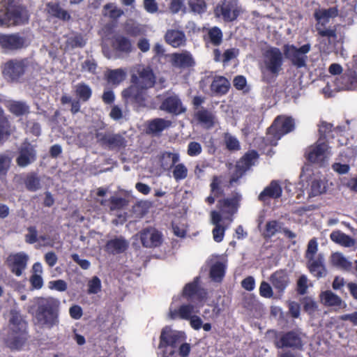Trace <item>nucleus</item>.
Here are the masks:
<instances>
[{"instance_id":"obj_22","label":"nucleus","mask_w":357,"mask_h":357,"mask_svg":"<svg viewBox=\"0 0 357 357\" xmlns=\"http://www.w3.org/2000/svg\"><path fill=\"white\" fill-rule=\"evenodd\" d=\"M307 266L310 272L317 278H324L327 275L323 254H319L316 258L307 260Z\"/></svg>"},{"instance_id":"obj_33","label":"nucleus","mask_w":357,"mask_h":357,"mask_svg":"<svg viewBox=\"0 0 357 357\" xmlns=\"http://www.w3.org/2000/svg\"><path fill=\"white\" fill-rule=\"evenodd\" d=\"M230 87L229 80L222 76H215L211 84V90L217 95H224Z\"/></svg>"},{"instance_id":"obj_63","label":"nucleus","mask_w":357,"mask_h":357,"mask_svg":"<svg viewBox=\"0 0 357 357\" xmlns=\"http://www.w3.org/2000/svg\"><path fill=\"white\" fill-rule=\"evenodd\" d=\"M49 287L59 291H65L67 289V283L63 280H54L49 282Z\"/></svg>"},{"instance_id":"obj_11","label":"nucleus","mask_w":357,"mask_h":357,"mask_svg":"<svg viewBox=\"0 0 357 357\" xmlns=\"http://www.w3.org/2000/svg\"><path fill=\"white\" fill-rule=\"evenodd\" d=\"M241 11L238 0H223L217 6L215 13L217 17H222L224 21L232 22Z\"/></svg>"},{"instance_id":"obj_62","label":"nucleus","mask_w":357,"mask_h":357,"mask_svg":"<svg viewBox=\"0 0 357 357\" xmlns=\"http://www.w3.org/2000/svg\"><path fill=\"white\" fill-rule=\"evenodd\" d=\"M259 292L261 296L265 298H271L273 294L271 287L266 282H262L261 283Z\"/></svg>"},{"instance_id":"obj_13","label":"nucleus","mask_w":357,"mask_h":357,"mask_svg":"<svg viewBox=\"0 0 357 357\" xmlns=\"http://www.w3.org/2000/svg\"><path fill=\"white\" fill-rule=\"evenodd\" d=\"M264 63L266 68L272 74L278 75L282 70L283 63L282 54L280 49L268 47L264 52Z\"/></svg>"},{"instance_id":"obj_8","label":"nucleus","mask_w":357,"mask_h":357,"mask_svg":"<svg viewBox=\"0 0 357 357\" xmlns=\"http://www.w3.org/2000/svg\"><path fill=\"white\" fill-rule=\"evenodd\" d=\"M97 142L109 150H120L126 146L127 141L123 136L112 132H96Z\"/></svg>"},{"instance_id":"obj_44","label":"nucleus","mask_w":357,"mask_h":357,"mask_svg":"<svg viewBox=\"0 0 357 357\" xmlns=\"http://www.w3.org/2000/svg\"><path fill=\"white\" fill-rule=\"evenodd\" d=\"M75 93L79 100L86 102L91 97L92 90L88 84L82 82L75 86Z\"/></svg>"},{"instance_id":"obj_55","label":"nucleus","mask_w":357,"mask_h":357,"mask_svg":"<svg viewBox=\"0 0 357 357\" xmlns=\"http://www.w3.org/2000/svg\"><path fill=\"white\" fill-rule=\"evenodd\" d=\"M318 250V243L316 238L311 239L307 244V250L305 252V258L307 260L316 258V254Z\"/></svg>"},{"instance_id":"obj_21","label":"nucleus","mask_w":357,"mask_h":357,"mask_svg":"<svg viewBox=\"0 0 357 357\" xmlns=\"http://www.w3.org/2000/svg\"><path fill=\"white\" fill-rule=\"evenodd\" d=\"M335 85L338 90H354L357 89V75L353 70H348L343 75L335 80Z\"/></svg>"},{"instance_id":"obj_51","label":"nucleus","mask_w":357,"mask_h":357,"mask_svg":"<svg viewBox=\"0 0 357 357\" xmlns=\"http://www.w3.org/2000/svg\"><path fill=\"white\" fill-rule=\"evenodd\" d=\"M199 278H195L192 282L185 284L183 290V295L188 298L195 296L197 290L199 288Z\"/></svg>"},{"instance_id":"obj_15","label":"nucleus","mask_w":357,"mask_h":357,"mask_svg":"<svg viewBox=\"0 0 357 357\" xmlns=\"http://www.w3.org/2000/svg\"><path fill=\"white\" fill-rule=\"evenodd\" d=\"M29 259V255L24 252L11 253L7 257L5 264L14 275L20 277L26 268Z\"/></svg>"},{"instance_id":"obj_32","label":"nucleus","mask_w":357,"mask_h":357,"mask_svg":"<svg viewBox=\"0 0 357 357\" xmlns=\"http://www.w3.org/2000/svg\"><path fill=\"white\" fill-rule=\"evenodd\" d=\"M282 192L281 186L273 181L259 194V199L265 201L267 198L277 199L282 195Z\"/></svg>"},{"instance_id":"obj_50","label":"nucleus","mask_w":357,"mask_h":357,"mask_svg":"<svg viewBox=\"0 0 357 357\" xmlns=\"http://www.w3.org/2000/svg\"><path fill=\"white\" fill-rule=\"evenodd\" d=\"M224 142L229 151H238L241 148L238 139L229 132L224 134Z\"/></svg>"},{"instance_id":"obj_29","label":"nucleus","mask_w":357,"mask_h":357,"mask_svg":"<svg viewBox=\"0 0 357 357\" xmlns=\"http://www.w3.org/2000/svg\"><path fill=\"white\" fill-rule=\"evenodd\" d=\"M195 312V306L191 304L182 305L178 310H170L169 317L171 319H185L189 320Z\"/></svg>"},{"instance_id":"obj_3","label":"nucleus","mask_w":357,"mask_h":357,"mask_svg":"<svg viewBox=\"0 0 357 357\" xmlns=\"http://www.w3.org/2000/svg\"><path fill=\"white\" fill-rule=\"evenodd\" d=\"M29 20L26 10L15 0L0 2V26L9 27L26 24Z\"/></svg>"},{"instance_id":"obj_23","label":"nucleus","mask_w":357,"mask_h":357,"mask_svg":"<svg viewBox=\"0 0 357 357\" xmlns=\"http://www.w3.org/2000/svg\"><path fill=\"white\" fill-rule=\"evenodd\" d=\"M241 195L235 193L231 198L224 199L218 202V207L223 213L233 215L238 210Z\"/></svg>"},{"instance_id":"obj_24","label":"nucleus","mask_w":357,"mask_h":357,"mask_svg":"<svg viewBox=\"0 0 357 357\" xmlns=\"http://www.w3.org/2000/svg\"><path fill=\"white\" fill-rule=\"evenodd\" d=\"M129 242L123 236H116L108 241L105 246L107 252L118 255L124 252L128 248Z\"/></svg>"},{"instance_id":"obj_53","label":"nucleus","mask_w":357,"mask_h":357,"mask_svg":"<svg viewBox=\"0 0 357 357\" xmlns=\"http://www.w3.org/2000/svg\"><path fill=\"white\" fill-rule=\"evenodd\" d=\"M66 43L71 48H81L85 46L86 42L81 34H76L69 37L66 41Z\"/></svg>"},{"instance_id":"obj_4","label":"nucleus","mask_w":357,"mask_h":357,"mask_svg":"<svg viewBox=\"0 0 357 357\" xmlns=\"http://www.w3.org/2000/svg\"><path fill=\"white\" fill-rule=\"evenodd\" d=\"M294 128V121L292 118L278 116L268 129L266 141L269 144L275 146L284 135L292 131Z\"/></svg>"},{"instance_id":"obj_64","label":"nucleus","mask_w":357,"mask_h":357,"mask_svg":"<svg viewBox=\"0 0 357 357\" xmlns=\"http://www.w3.org/2000/svg\"><path fill=\"white\" fill-rule=\"evenodd\" d=\"M202 152L201 145L196 142H190L188 147V154L190 156L199 155Z\"/></svg>"},{"instance_id":"obj_2","label":"nucleus","mask_w":357,"mask_h":357,"mask_svg":"<svg viewBox=\"0 0 357 357\" xmlns=\"http://www.w3.org/2000/svg\"><path fill=\"white\" fill-rule=\"evenodd\" d=\"M8 334L6 344L10 349H20L28 338L27 322L20 312L15 308L9 312Z\"/></svg>"},{"instance_id":"obj_20","label":"nucleus","mask_w":357,"mask_h":357,"mask_svg":"<svg viewBox=\"0 0 357 357\" xmlns=\"http://www.w3.org/2000/svg\"><path fill=\"white\" fill-rule=\"evenodd\" d=\"M183 341V334L180 332L172 331L170 328H165L160 335V343L159 347L170 346L176 348Z\"/></svg>"},{"instance_id":"obj_56","label":"nucleus","mask_w":357,"mask_h":357,"mask_svg":"<svg viewBox=\"0 0 357 357\" xmlns=\"http://www.w3.org/2000/svg\"><path fill=\"white\" fill-rule=\"evenodd\" d=\"M101 290V281L97 276H93L88 282V293L96 294Z\"/></svg>"},{"instance_id":"obj_16","label":"nucleus","mask_w":357,"mask_h":357,"mask_svg":"<svg viewBox=\"0 0 357 357\" xmlns=\"http://www.w3.org/2000/svg\"><path fill=\"white\" fill-rule=\"evenodd\" d=\"M159 108L162 111L176 116L181 114L186 111V108L183 105L181 100L174 93H167Z\"/></svg>"},{"instance_id":"obj_27","label":"nucleus","mask_w":357,"mask_h":357,"mask_svg":"<svg viewBox=\"0 0 357 357\" xmlns=\"http://www.w3.org/2000/svg\"><path fill=\"white\" fill-rule=\"evenodd\" d=\"M171 58L172 65L176 68H185L195 65V61L192 54L187 51L172 54Z\"/></svg>"},{"instance_id":"obj_1","label":"nucleus","mask_w":357,"mask_h":357,"mask_svg":"<svg viewBox=\"0 0 357 357\" xmlns=\"http://www.w3.org/2000/svg\"><path fill=\"white\" fill-rule=\"evenodd\" d=\"M28 312L33 315L35 324L43 329H52L59 325V303L48 297H36L31 301Z\"/></svg>"},{"instance_id":"obj_49","label":"nucleus","mask_w":357,"mask_h":357,"mask_svg":"<svg viewBox=\"0 0 357 357\" xmlns=\"http://www.w3.org/2000/svg\"><path fill=\"white\" fill-rule=\"evenodd\" d=\"M126 73L122 69L111 70L107 73V79L109 82L114 84H118L126 78Z\"/></svg>"},{"instance_id":"obj_37","label":"nucleus","mask_w":357,"mask_h":357,"mask_svg":"<svg viewBox=\"0 0 357 357\" xmlns=\"http://www.w3.org/2000/svg\"><path fill=\"white\" fill-rule=\"evenodd\" d=\"M330 238L332 241L345 248L353 247L356 243L354 238L339 230L333 231L331 234Z\"/></svg>"},{"instance_id":"obj_40","label":"nucleus","mask_w":357,"mask_h":357,"mask_svg":"<svg viewBox=\"0 0 357 357\" xmlns=\"http://www.w3.org/2000/svg\"><path fill=\"white\" fill-rule=\"evenodd\" d=\"M171 125L172 122L170 121L157 118L149 122L148 128L152 133H159L169 128Z\"/></svg>"},{"instance_id":"obj_25","label":"nucleus","mask_w":357,"mask_h":357,"mask_svg":"<svg viewBox=\"0 0 357 357\" xmlns=\"http://www.w3.org/2000/svg\"><path fill=\"white\" fill-rule=\"evenodd\" d=\"M165 40L168 45L176 48L185 45L186 36L183 31L171 29L166 31Z\"/></svg>"},{"instance_id":"obj_58","label":"nucleus","mask_w":357,"mask_h":357,"mask_svg":"<svg viewBox=\"0 0 357 357\" xmlns=\"http://www.w3.org/2000/svg\"><path fill=\"white\" fill-rule=\"evenodd\" d=\"M332 127L333 126L331 123L325 121L321 122L319 126V133L320 135L319 139L325 140L328 135L331 132Z\"/></svg>"},{"instance_id":"obj_18","label":"nucleus","mask_w":357,"mask_h":357,"mask_svg":"<svg viewBox=\"0 0 357 357\" xmlns=\"http://www.w3.org/2000/svg\"><path fill=\"white\" fill-rule=\"evenodd\" d=\"M137 75V76L132 77L135 83V86L148 89L154 86L155 77L149 67H139Z\"/></svg>"},{"instance_id":"obj_59","label":"nucleus","mask_w":357,"mask_h":357,"mask_svg":"<svg viewBox=\"0 0 357 357\" xmlns=\"http://www.w3.org/2000/svg\"><path fill=\"white\" fill-rule=\"evenodd\" d=\"M307 278L302 275L297 281V291L300 295H303L307 292Z\"/></svg>"},{"instance_id":"obj_54","label":"nucleus","mask_w":357,"mask_h":357,"mask_svg":"<svg viewBox=\"0 0 357 357\" xmlns=\"http://www.w3.org/2000/svg\"><path fill=\"white\" fill-rule=\"evenodd\" d=\"M188 5L192 11L199 14L204 13L206 9V3L204 0H189Z\"/></svg>"},{"instance_id":"obj_60","label":"nucleus","mask_w":357,"mask_h":357,"mask_svg":"<svg viewBox=\"0 0 357 357\" xmlns=\"http://www.w3.org/2000/svg\"><path fill=\"white\" fill-rule=\"evenodd\" d=\"M11 158L6 155H0V174H6L10 167Z\"/></svg>"},{"instance_id":"obj_41","label":"nucleus","mask_w":357,"mask_h":357,"mask_svg":"<svg viewBox=\"0 0 357 357\" xmlns=\"http://www.w3.org/2000/svg\"><path fill=\"white\" fill-rule=\"evenodd\" d=\"M331 261L333 266L344 271H348L351 267V263L340 252L332 254Z\"/></svg>"},{"instance_id":"obj_28","label":"nucleus","mask_w":357,"mask_h":357,"mask_svg":"<svg viewBox=\"0 0 357 357\" xmlns=\"http://www.w3.org/2000/svg\"><path fill=\"white\" fill-rule=\"evenodd\" d=\"M338 12L337 7H331L328 9L321 8L315 10L314 17L317 24H326L331 18H334L338 15Z\"/></svg>"},{"instance_id":"obj_5","label":"nucleus","mask_w":357,"mask_h":357,"mask_svg":"<svg viewBox=\"0 0 357 357\" xmlns=\"http://www.w3.org/2000/svg\"><path fill=\"white\" fill-rule=\"evenodd\" d=\"M303 334L299 330H292L288 332H282L277 335L274 344L278 349L290 348L293 350H303Z\"/></svg>"},{"instance_id":"obj_43","label":"nucleus","mask_w":357,"mask_h":357,"mask_svg":"<svg viewBox=\"0 0 357 357\" xmlns=\"http://www.w3.org/2000/svg\"><path fill=\"white\" fill-rule=\"evenodd\" d=\"M9 111L16 116H22L29 112V107L24 102L10 101L7 105Z\"/></svg>"},{"instance_id":"obj_39","label":"nucleus","mask_w":357,"mask_h":357,"mask_svg":"<svg viewBox=\"0 0 357 357\" xmlns=\"http://www.w3.org/2000/svg\"><path fill=\"white\" fill-rule=\"evenodd\" d=\"M326 191V182L324 179L314 178L310 184L309 197H316L325 193Z\"/></svg>"},{"instance_id":"obj_6","label":"nucleus","mask_w":357,"mask_h":357,"mask_svg":"<svg viewBox=\"0 0 357 357\" xmlns=\"http://www.w3.org/2000/svg\"><path fill=\"white\" fill-rule=\"evenodd\" d=\"M27 67L26 59H13L3 64L2 73L8 82H18L25 74Z\"/></svg>"},{"instance_id":"obj_7","label":"nucleus","mask_w":357,"mask_h":357,"mask_svg":"<svg viewBox=\"0 0 357 357\" xmlns=\"http://www.w3.org/2000/svg\"><path fill=\"white\" fill-rule=\"evenodd\" d=\"M29 45L28 38L20 33H0V47L5 51H18L27 47Z\"/></svg>"},{"instance_id":"obj_57","label":"nucleus","mask_w":357,"mask_h":357,"mask_svg":"<svg viewBox=\"0 0 357 357\" xmlns=\"http://www.w3.org/2000/svg\"><path fill=\"white\" fill-rule=\"evenodd\" d=\"M109 209L111 211L120 210L127 205V201L119 197H112L109 199Z\"/></svg>"},{"instance_id":"obj_38","label":"nucleus","mask_w":357,"mask_h":357,"mask_svg":"<svg viewBox=\"0 0 357 357\" xmlns=\"http://www.w3.org/2000/svg\"><path fill=\"white\" fill-rule=\"evenodd\" d=\"M47 10L50 15L60 20L68 21L70 19V15L68 11L63 9L58 3H48Z\"/></svg>"},{"instance_id":"obj_34","label":"nucleus","mask_w":357,"mask_h":357,"mask_svg":"<svg viewBox=\"0 0 357 357\" xmlns=\"http://www.w3.org/2000/svg\"><path fill=\"white\" fill-rule=\"evenodd\" d=\"M113 47L122 53L130 54L133 50V46L130 40L123 36H116L114 38Z\"/></svg>"},{"instance_id":"obj_35","label":"nucleus","mask_w":357,"mask_h":357,"mask_svg":"<svg viewBox=\"0 0 357 357\" xmlns=\"http://www.w3.org/2000/svg\"><path fill=\"white\" fill-rule=\"evenodd\" d=\"M321 303L329 307H341L344 303L342 299L331 290H326L320 294Z\"/></svg>"},{"instance_id":"obj_26","label":"nucleus","mask_w":357,"mask_h":357,"mask_svg":"<svg viewBox=\"0 0 357 357\" xmlns=\"http://www.w3.org/2000/svg\"><path fill=\"white\" fill-rule=\"evenodd\" d=\"M194 118L199 124L207 128H212L215 124V115L203 107L197 108L194 113Z\"/></svg>"},{"instance_id":"obj_14","label":"nucleus","mask_w":357,"mask_h":357,"mask_svg":"<svg viewBox=\"0 0 357 357\" xmlns=\"http://www.w3.org/2000/svg\"><path fill=\"white\" fill-rule=\"evenodd\" d=\"M146 90V89L130 86L122 91V96L126 101L131 102L136 107H146L149 97Z\"/></svg>"},{"instance_id":"obj_9","label":"nucleus","mask_w":357,"mask_h":357,"mask_svg":"<svg viewBox=\"0 0 357 357\" xmlns=\"http://www.w3.org/2000/svg\"><path fill=\"white\" fill-rule=\"evenodd\" d=\"M330 155L329 147L326 140L319 139L316 144L310 146L306 151L307 159L320 166L324 165Z\"/></svg>"},{"instance_id":"obj_47","label":"nucleus","mask_w":357,"mask_h":357,"mask_svg":"<svg viewBox=\"0 0 357 357\" xmlns=\"http://www.w3.org/2000/svg\"><path fill=\"white\" fill-rule=\"evenodd\" d=\"M225 266L222 262H216L210 270V276L215 282H220L225 275Z\"/></svg>"},{"instance_id":"obj_42","label":"nucleus","mask_w":357,"mask_h":357,"mask_svg":"<svg viewBox=\"0 0 357 357\" xmlns=\"http://www.w3.org/2000/svg\"><path fill=\"white\" fill-rule=\"evenodd\" d=\"M26 188L31 192H36L41 188L40 178L35 172L29 173L25 179Z\"/></svg>"},{"instance_id":"obj_52","label":"nucleus","mask_w":357,"mask_h":357,"mask_svg":"<svg viewBox=\"0 0 357 357\" xmlns=\"http://www.w3.org/2000/svg\"><path fill=\"white\" fill-rule=\"evenodd\" d=\"M173 167L172 174L176 181L183 180L188 176V169L183 163L175 165Z\"/></svg>"},{"instance_id":"obj_31","label":"nucleus","mask_w":357,"mask_h":357,"mask_svg":"<svg viewBox=\"0 0 357 357\" xmlns=\"http://www.w3.org/2000/svg\"><path fill=\"white\" fill-rule=\"evenodd\" d=\"M316 30L318 35L322 38H326L329 44H335L337 39V29L335 26L333 27L326 26V24H316Z\"/></svg>"},{"instance_id":"obj_36","label":"nucleus","mask_w":357,"mask_h":357,"mask_svg":"<svg viewBox=\"0 0 357 357\" xmlns=\"http://www.w3.org/2000/svg\"><path fill=\"white\" fill-rule=\"evenodd\" d=\"M161 167L165 170H169L173 167L179 160L178 153L165 151L159 157Z\"/></svg>"},{"instance_id":"obj_45","label":"nucleus","mask_w":357,"mask_h":357,"mask_svg":"<svg viewBox=\"0 0 357 357\" xmlns=\"http://www.w3.org/2000/svg\"><path fill=\"white\" fill-rule=\"evenodd\" d=\"M207 37L210 43L214 46H219L222 43L223 34L218 26H213L207 29Z\"/></svg>"},{"instance_id":"obj_48","label":"nucleus","mask_w":357,"mask_h":357,"mask_svg":"<svg viewBox=\"0 0 357 357\" xmlns=\"http://www.w3.org/2000/svg\"><path fill=\"white\" fill-rule=\"evenodd\" d=\"M282 224L277 220L268 221L266 224L264 236L271 238L277 233L281 232L282 229Z\"/></svg>"},{"instance_id":"obj_46","label":"nucleus","mask_w":357,"mask_h":357,"mask_svg":"<svg viewBox=\"0 0 357 357\" xmlns=\"http://www.w3.org/2000/svg\"><path fill=\"white\" fill-rule=\"evenodd\" d=\"M123 14V11L119 8L114 3H107L104 6L102 9V15L111 19H117Z\"/></svg>"},{"instance_id":"obj_61","label":"nucleus","mask_w":357,"mask_h":357,"mask_svg":"<svg viewBox=\"0 0 357 357\" xmlns=\"http://www.w3.org/2000/svg\"><path fill=\"white\" fill-rule=\"evenodd\" d=\"M225 227L222 225L220 226H215V228L213 229V238L215 241L219 243L221 242L224 238Z\"/></svg>"},{"instance_id":"obj_12","label":"nucleus","mask_w":357,"mask_h":357,"mask_svg":"<svg viewBox=\"0 0 357 357\" xmlns=\"http://www.w3.org/2000/svg\"><path fill=\"white\" fill-rule=\"evenodd\" d=\"M259 155L255 151L247 152L237 162L235 167V172L233 173L229 183L232 184L238 181L240 178L257 161Z\"/></svg>"},{"instance_id":"obj_30","label":"nucleus","mask_w":357,"mask_h":357,"mask_svg":"<svg viewBox=\"0 0 357 357\" xmlns=\"http://www.w3.org/2000/svg\"><path fill=\"white\" fill-rule=\"evenodd\" d=\"M273 286L278 291H283L289 284V277L284 271H278L273 273L270 278Z\"/></svg>"},{"instance_id":"obj_10","label":"nucleus","mask_w":357,"mask_h":357,"mask_svg":"<svg viewBox=\"0 0 357 357\" xmlns=\"http://www.w3.org/2000/svg\"><path fill=\"white\" fill-rule=\"evenodd\" d=\"M311 45L307 43L298 48L293 45H285L284 46V54L287 59H289L292 64L297 68H302L306 66L307 59V54L310 51Z\"/></svg>"},{"instance_id":"obj_17","label":"nucleus","mask_w":357,"mask_h":357,"mask_svg":"<svg viewBox=\"0 0 357 357\" xmlns=\"http://www.w3.org/2000/svg\"><path fill=\"white\" fill-rule=\"evenodd\" d=\"M36 160V151L29 143H24L18 150L16 163L20 167H26Z\"/></svg>"},{"instance_id":"obj_19","label":"nucleus","mask_w":357,"mask_h":357,"mask_svg":"<svg viewBox=\"0 0 357 357\" xmlns=\"http://www.w3.org/2000/svg\"><path fill=\"white\" fill-rule=\"evenodd\" d=\"M139 237L143 246L146 248H155L161 243V235L155 229L149 227L142 230L136 235Z\"/></svg>"}]
</instances>
